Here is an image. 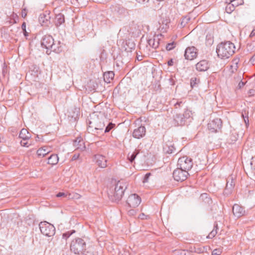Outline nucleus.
Returning a JSON list of instances; mask_svg holds the SVG:
<instances>
[{"mask_svg": "<svg viewBox=\"0 0 255 255\" xmlns=\"http://www.w3.org/2000/svg\"><path fill=\"white\" fill-rule=\"evenodd\" d=\"M26 15V13H23V12H22V17H25Z\"/></svg>", "mask_w": 255, "mask_h": 255, "instance_id": "59", "label": "nucleus"}, {"mask_svg": "<svg viewBox=\"0 0 255 255\" xmlns=\"http://www.w3.org/2000/svg\"><path fill=\"white\" fill-rule=\"evenodd\" d=\"M209 67L210 64L208 62L205 60H201L196 64V69L199 72L206 71Z\"/></svg>", "mask_w": 255, "mask_h": 255, "instance_id": "14", "label": "nucleus"}, {"mask_svg": "<svg viewBox=\"0 0 255 255\" xmlns=\"http://www.w3.org/2000/svg\"><path fill=\"white\" fill-rule=\"evenodd\" d=\"M201 196H202V197H204V196H206H206H207V194H202Z\"/></svg>", "mask_w": 255, "mask_h": 255, "instance_id": "60", "label": "nucleus"}, {"mask_svg": "<svg viewBox=\"0 0 255 255\" xmlns=\"http://www.w3.org/2000/svg\"><path fill=\"white\" fill-rule=\"evenodd\" d=\"M139 153V150L138 149H135L133 152L128 153L127 157L130 162L132 163L134 160Z\"/></svg>", "mask_w": 255, "mask_h": 255, "instance_id": "26", "label": "nucleus"}, {"mask_svg": "<svg viewBox=\"0 0 255 255\" xmlns=\"http://www.w3.org/2000/svg\"><path fill=\"white\" fill-rule=\"evenodd\" d=\"M175 45H176V43L174 42H171V43H169L166 45V49L167 51H170V50H172L175 47Z\"/></svg>", "mask_w": 255, "mask_h": 255, "instance_id": "36", "label": "nucleus"}, {"mask_svg": "<svg viewBox=\"0 0 255 255\" xmlns=\"http://www.w3.org/2000/svg\"><path fill=\"white\" fill-rule=\"evenodd\" d=\"M237 1H238V2H239V5H242V4H244V0H236Z\"/></svg>", "mask_w": 255, "mask_h": 255, "instance_id": "56", "label": "nucleus"}, {"mask_svg": "<svg viewBox=\"0 0 255 255\" xmlns=\"http://www.w3.org/2000/svg\"><path fill=\"white\" fill-rule=\"evenodd\" d=\"M222 126L220 119L216 118L211 121L208 124V128L211 132H217Z\"/></svg>", "mask_w": 255, "mask_h": 255, "instance_id": "9", "label": "nucleus"}, {"mask_svg": "<svg viewBox=\"0 0 255 255\" xmlns=\"http://www.w3.org/2000/svg\"><path fill=\"white\" fill-rule=\"evenodd\" d=\"M79 196V195L78 194H76V196H72V195L70 193L68 194H67L64 192H59L56 195L57 197H64L67 198L68 199H71V198H78Z\"/></svg>", "mask_w": 255, "mask_h": 255, "instance_id": "29", "label": "nucleus"}, {"mask_svg": "<svg viewBox=\"0 0 255 255\" xmlns=\"http://www.w3.org/2000/svg\"><path fill=\"white\" fill-rule=\"evenodd\" d=\"M234 10V7L231 3L228 4L226 7V11L228 13H231Z\"/></svg>", "mask_w": 255, "mask_h": 255, "instance_id": "35", "label": "nucleus"}, {"mask_svg": "<svg viewBox=\"0 0 255 255\" xmlns=\"http://www.w3.org/2000/svg\"><path fill=\"white\" fill-rule=\"evenodd\" d=\"M68 117H71L72 119H74L75 120L78 117V114L79 113V109L78 108H75L74 112H73L72 115L70 114V112H69Z\"/></svg>", "mask_w": 255, "mask_h": 255, "instance_id": "33", "label": "nucleus"}, {"mask_svg": "<svg viewBox=\"0 0 255 255\" xmlns=\"http://www.w3.org/2000/svg\"><path fill=\"white\" fill-rule=\"evenodd\" d=\"M141 30V25L135 21H133L129 24L128 31L132 33H138Z\"/></svg>", "mask_w": 255, "mask_h": 255, "instance_id": "18", "label": "nucleus"}, {"mask_svg": "<svg viewBox=\"0 0 255 255\" xmlns=\"http://www.w3.org/2000/svg\"><path fill=\"white\" fill-rule=\"evenodd\" d=\"M81 142H82L83 143V141L81 140V138L80 137L77 138L74 141V144H75V145H76L77 143H78V144H80V145H81V143H80Z\"/></svg>", "mask_w": 255, "mask_h": 255, "instance_id": "46", "label": "nucleus"}, {"mask_svg": "<svg viewBox=\"0 0 255 255\" xmlns=\"http://www.w3.org/2000/svg\"><path fill=\"white\" fill-rule=\"evenodd\" d=\"M173 60L171 59L168 61V65L170 66H172L173 65Z\"/></svg>", "mask_w": 255, "mask_h": 255, "instance_id": "51", "label": "nucleus"}, {"mask_svg": "<svg viewBox=\"0 0 255 255\" xmlns=\"http://www.w3.org/2000/svg\"><path fill=\"white\" fill-rule=\"evenodd\" d=\"M190 20L191 18L189 16H185V17H184L182 18L181 22H180L181 27H184V26H185L190 21Z\"/></svg>", "mask_w": 255, "mask_h": 255, "instance_id": "31", "label": "nucleus"}, {"mask_svg": "<svg viewBox=\"0 0 255 255\" xmlns=\"http://www.w3.org/2000/svg\"><path fill=\"white\" fill-rule=\"evenodd\" d=\"M232 211L234 216L238 218L246 215L244 208L238 204L233 205Z\"/></svg>", "mask_w": 255, "mask_h": 255, "instance_id": "11", "label": "nucleus"}, {"mask_svg": "<svg viewBox=\"0 0 255 255\" xmlns=\"http://www.w3.org/2000/svg\"><path fill=\"white\" fill-rule=\"evenodd\" d=\"M255 36V29H253L252 31L251 32L250 37H252L253 36Z\"/></svg>", "mask_w": 255, "mask_h": 255, "instance_id": "52", "label": "nucleus"}, {"mask_svg": "<svg viewBox=\"0 0 255 255\" xmlns=\"http://www.w3.org/2000/svg\"><path fill=\"white\" fill-rule=\"evenodd\" d=\"M56 25L57 26H60L65 21L64 16L62 14H58L56 17Z\"/></svg>", "mask_w": 255, "mask_h": 255, "instance_id": "28", "label": "nucleus"}, {"mask_svg": "<svg viewBox=\"0 0 255 255\" xmlns=\"http://www.w3.org/2000/svg\"><path fill=\"white\" fill-rule=\"evenodd\" d=\"M218 225L217 223H215L214 227L213 230L209 233L207 238L209 239H212L217 234Z\"/></svg>", "mask_w": 255, "mask_h": 255, "instance_id": "30", "label": "nucleus"}, {"mask_svg": "<svg viewBox=\"0 0 255 255\" xmlns=\"http://www.w3.org/2000/svg\"><path fill=\"white\" fill-rule=\"evenodd\" d=\"M145 216V215L143 213H142L139 215V218H140L141 219H144Z\"/></svg>", "mask_w": 255, "mask_h": 255, "instance_id": "57", "label": "nucleus"}, {"mask_svg": "<svg viewBox=\"0 0 255 255\" xmlns=\"http://www.w3.org/2000/svg\"><path fill=\"white\" fill-rule=\"evenodd\" d=\"M245 85V83L242 82V81H241L239 84H238V87L240 88H241L242 87H243Z\"/></svg>", "mask_w": 255, "mask_h": 255, "instance_id": "53", "label": "nucleus"}, {"mask_svg": "<svg viewBox=\"0 0 255 255\" xmlns=\"http://www.w3.org/2000/svg\"><path fill=\"white\" fill-rule=\"evenodd\" d=\"M235 46L230 41L222 42L217 46L216 52L221 59H227L235 52Z\"/></svg>", "mask_w": 255, "mask_h": 255, "instance_id": "1", "label": "nucleus"}, {"mask_svg": "<svg viewBox=\"0 0 255 255\" xmlns=\"http://www.w3.org/2000/svg\"><path fill=\"white\" fill-rule=\"evenodd\" d=\"M115 74L113 71H108L104 73L103 75L104 80L105 82L109 83L113 79Z\"/></svg>", "mask_w": 255, "mask_h": 255, "instance_id": "23", "label": "nucleus"}, {"mask_svg": "<svg viewBox=\"0 0 255 255\" xmlns=\"http://www.w3.org/2000/svg\"><path fill=\"white\" fill-rule=\"evenodd\" d=\"M105 125L103 122L102 118L98 116L91 118V120L88 122V128H87L89 132H94L96 131H102L104 129Z\"/></svg>", "mask_w": 255, "mask_h": 255, "instance_id": "3", "label": "nucleus"}, {"mask_svg": "<svg viewBox=\"0 0 255 255\" xmlns=\"http://www.w3.org/2000/svg\"><path fill=\"white\" fill-rule=\"evenodd\" d=\"M79 155H76V154H75L73 156L72 158V159L73 160H76L77 159H78L79 158Z\"/></svg>", "mask_w": 255, "mask_h": 255, "instance_id": "55", "label": "nucleus"}, {"mask_svg": "<svg viewBox=\"0 0 255 255\" xmlns=\"http://www.w3.org/2000/svg\"><path fill=\"white\" fill-rule=\"evenodd\" d=\"M150 175H151V174L150 173H146L144 177L143 182H144V183L147 182L148 181V179L149 176H150Z\"/></svg>", "mask_w": 255, "mask_h": 255, "instance_id": "44", "label": "nucleus"}, {"mask_svg": "<svg viewBox=\"0 0 255 255\" xmlns=\"http://www.w3.org/2000/svg\"><path fill=\"white\" fill-rule=\"evenodd\" d=\"M51 151L50 148L47 146H43L37 151V154L38 156L44 157L47 154Z\"/></svg>", "mask_w": 255, "mask_h": 255, "instance_id": "21", "label": "nucleus"}, {"mask_svg": "<svg viewBox=\"0 0 255 255\" xmlns=\"http://www.w3.org/2000/svg\"><path fill=\"white\" fill-rule=\"evenodd\" d=\"M174 121L175 126H182L185 123L184 118L181 114H176L174 117Z\"/></svg>", "mask_w": 255, "mask_h": 255, "instance_id": "20", "label": "nucleus"}, {"mask_svg": "<svg viewBox=\"0 0 255 255\" xmlns=\"http://www.w3.org/2000/svg\"><path fill=\"white\" fill-rule=\"evenodd\" d=\"M39 226L41 233L46 236L50 237L53 236L55 234V227L47 222H41Z\"/></svg>", "mask_w": 255, "mask_h": 255, "instance_id": "5", "label": "nucleus"}, {"mask_svg": "<svg viewBox=\"0 0 255 255\" xmlns=\"http://www.w3.org/2000/svg\"><path fill=\"white\" fill-rule=\"evenodd\" d=\"M59 158L57 154H52L48 158V163L55 165L58 162Z\"/></svg>", "mask_w": 255, "mask_h": 255, "instance_id": "27", "label": "nucleus"}, {"mask_svg": "<svg viewBox=\"0 0 255 255\" xmlns=\"http://www.w3.org/2000/svg\"><path fill=\"white\" fill-rule=\"evenodd\" d=\"M142 29L141 30H143L144 32H147L149 30V26L147 25H144V26L142 25Z\"/></svg>", "mask_w": 255, "mask_h": 255, "instance_id": "45", "label": "nucleus"}, {"mask_svg": "<svg viewBox=\"0 0 255 255\" xmlns=\"http://www.w3.org/2000/svg\"><path fill=\"white\" fill-rule=\"evenodd\" d=\"M232 5H233L234 8H235L236 6H238L239 5V2H238V1H237L236 0H231V3Z\"/></svg>", "mask_w": 255, "mask_h": 255, "instance_id": "41", "label": "nucleus"}, {"mask_svg": "<svg viewBox=\"0 0 255 255\" xmlns=\"http://www.w3.org/2000/svg\"><path fill=\"white\" fill-rule=\"evenodd\" d=\"M200 80L196 77H193L190 80V85L191 87L193 88L194 87H196V85L199 83Z\"/></svg>", "mask_w": 255, "mask_h": 255, "instance_id": "32", "label": "nucleus"}, {"mask_svg": "<svg viewBox=\"0 0 255 255\" xmlns=\"http://www.w3.org/2000/svg\"><path fill=\"white\" fill-rule=\"evenodd\" d=\"M114 125L112 123H109L108 126L105 128L104 132H108L113 128Z\"/></svg>", "mask_w": 255, "mask_h": 255, "instance_id": "37", "label": "nucleus"}, {"mask_svg": "<svg viewBox=\"0 0 255 255\" xmlns=\"http://www.w3.org/2000/svg\"><path fill=\"white\" fill-rule=\"evenodd\" d=\"M127 188V184L124 181H119L116 184L114 190L111 192L110 196L113 201H119L122 198L124 191Z\"/></svg>", "mask_w": 255, "mask_h": 255, "instance_id": "2", "label": "nucleus"}, {"mask_svg": "<svg viewBox=\"0 0 255 255\" xmlns=\"http://www.w3.org/2000/svg\"><path fill=\"white\" fill-rule=\"evenodd\" d=\"M145 128L144 126H140L133 130L132 136L135 138L139 139L145 135Z\"/></svg>", "mask_w": 255, "mask_h": 255, "instance_id": "13", "label": "nucleus"}, {"mask_svg": "<svg viewBox=\"0 0 255 255\" xmlns=\"http://www.w3.org/2000/svg\"><path fill=\"white\" fill-rule=\"evenodd\" d=\"M138 2L141 3L145 1H148V0H136Z\"/></svg>", "mask_w": 255, "mask_h": 255, "instance_id": "58", "label": "nucleus"}, {"mask_svg": "<svg viewBox=\"0 0 255 255\" xmlns=\"http://www.w3.org/2000/svg\"><path fill=\"white\" fill-rule=\"evenodd\" d=\"M95 159L98 165L101 168L107 167V161L106 157L102 155L98 154L95 156Z\"/></svg>", "mask_w": 255, "mask_h": 255, "instance_id": "17", "label": "nucleus"}, {"mask_svg": "<svg viewBox=\"0 0 255 255\" xmlns=\"http://www.w3.org/2000/svg\"><path fill=\"white\" fill-rule=\"evenodd\" d=\"M30 133L25 128H22L19 134V137L22 138L24 141H26L27 139L30 138Z\"/></svg>", "mask_w": 255, "mask_h": 255, "instance_id": "24", "label": "nucleus"}, {"mask_svg": "<svg viewBox=\"0 0 255 255\" xmlns=\"http://www.w3.org/2000/svg\"><path fill=\"white\" fill-rule=\"evenodd\" d=\"M20 144L23 146H26V147L28 146V145H27V142H26L25 141H24L23 139H22V140L21 141Z\"/></svg>", "mask_w": 255, "mask_h": 255, "instance_id": "49", "label": "nucleus"}, {"mask_svg": "<svg viewBox=\"0 0 255 255\" xmlns=\"http://www.w3.org/2000/svg\"><path fill=\"white\" fill-rule=\"evenodd\" d=\"M54 39L52 36L50 35H45L43 36L41 41V44L43 47L45 48L47 50L46 53L49 54L48 53L49 49L51 46L52 44L53 43Z\"/></svg>", "mask_w": 255, "mask_h": 255, "instance_id": "10", "label": "nucleus"}, {"mask_svg": "<svg viewBox=\"0 0 255 255\" xmlns=\"http://www.w3.org/2000/svg\"><path fill=\"white\" fill-rule=\"evenodd\" d=\"M82 255H94L93 253L91 251H84Z\"/></svg>", "mask_w": 255, "mask_h": 255, "instance_id": "47", "label": "nucleus"}, {"mask_svg": "<svg viewBox=\"0 0 255 255\" xmlns=\"http://www.w3.org/2000/svg\"><path fill=\"white\" fill-rule=\"evenodd\" d=\"M191 111H190L189 110L186 109H184V114H182V117L184 118V120L185 119H188L191 115Z\"/></svg>", "mask_w": 255, "mask_h": 255, "instance_id": "34", "label": "nucleus"}, {"mask_svg": "<svg viewBox=\"0 0 255 255\" xmlns=\"http://www.w3.org/2000/svg\"><path fill=\"white\" fill-rule=\"evenodd\" d=\"M136 213V210H134V209H130L128 211V215L130 216L135 215Z\"/></svg>", "mask_w": 255, "mask_h": 255, "instance_id": "42", "label": "nucleus"}, {"mask_svg": "<svg viewBox=\"0 0 255 255\" xmlns=\"http://www.w3.org/2000/svg\"><path fill=\"white\" fill-rule=\"evenodd\" d=\"M197 49L195 47H189L186 49L184 53L185 59L191 60L197 56Z\"/></svg>", "mask_w": 255, "mask_h": 255, "instance_id": "12", "label": "nucleus"}, {"mask_svg": "<svg viewBox=\"0 0 255 255\" xmlns=\"http://www.w3.org/2000/svg\"><path fill=\"white\" fill-rule=\"evenodd\" d=\"M235 185V183L233 180V177H229L227 180V184L225 190L226 191L229 190V192H231L232 189L234 188Z\"/></svg>", "mask_w": 255, "mask_h": 255, "instance_id": "22", "label": "nucleus"}, {"mask_svg": "<svg viewBox=\"0 0 255 255\" xmlns=\"http://www.w3.org/2000/svg\"><path fill=\"white\" fill-rule=\"evenodd\" d=\"M60 42V41H58L57 43L53 41V43L52 44L51 46H50V48L49 49V52L48 53L50 54L51 51L55 52V53H59L60 51H62Z\"/></svg>", "mask_w": 255, "mask_h": 255, "instance_id": "19", "label": "nucleus"}, {"mask_svg": "<svg viewBox=\"0 0 255 255\" xmlns=\"http://www.w3.org/2000/svg\"><path fill=\"white\" fill-rule=\"evenodd\" d=\"M86 249V243L81 238H77L71 242L70 251L75 255H79L83 253Z\"/></svg>", "mask_w": 255, "mask_h": 255, "instance_id": "4", "label": "nucleus"}, {"mask_svg": "<svg viewBox=\"0 0 255 255\" xmlns=\"http://www.w3.org/2000/svg\"><path fill=\"white\" fill-rule=\"evenodd\" d=\"M141 203V198L136 194H132L129 195L127 200V203L128 207L135 208Z\"/></svg>", "mask_w": 255, "mask_h": 255, "instance_id": "8", "label": "nucleus"}, {"mask_svg": "<svg viewBox=\"0 0 255 255\" xmlns=\"http://www.w3.org/2000/svg\"><path fill=\"white\" fill-rule=\"evenodd\" d=\"M181 105H183V103L182 102H177L174 106L176 109H178L181 106Z\"/></svg>", "mask_w": 255, "mask_h": 255, "instance_id": "50", "label": "nucleus"}, {"mask_svg": "<svg viewBox=\"0 0 255 255\" xmlns=\"http://www.w3.org/2000/svg\"><path fill=\"white\" fill-rule=\"evenodd\" d=\"M73 233H75V231L73 230L72 232H67L63 235V237L66 239L69 238Z\"/></svg>", "mask_w": 255, "mask_h": 255, "instance_id": "39", "label": "nucleus"}, {"mask_svg": "<svg viewBox=\"0 0 255 255\" xmlns=\"http://www.w3.org/2000/svg\"><path fill=\"white\" fill-rule=\"evenodd\" d=\"M231 67L232 69H234L235 70H237V67H237V62L235 63V65H231Z\"/></svg>", "mask_w": 255, "mask_h": 255, "instance_id": "54", "label": "nucleus"}, {"mask_svg": "<svg viewBox=\"0 0 255 255\" xmlns=\"http://www.w3.org/2000/svg\"><path fill=\"white\" fill-rule=\"evenodd\" d=\"M189 175L188 172L186 170L177 167L173 172V177L174 179L177 181H183L186 180Z\"/></svg>", "mask_w": 255, "mask_h": 255, "instance_id": "7", "label": "nucleus"}, {"mask_svg": "<svg viewBox=\"0 0 255 255\" xmlns=\"http://www.w3.org/2000/svg\"><path fill=\"white\" fill-rule=\"evenodd\" d=\"M221 253L220 249H215L212 252V255H220Z\"/></svg>", "mask_w": 255, "mask_h": 255, "instance_id": "40", "label": "nucleus"}, {"mask_svg": "<svg viewBox=\"0 0 255 255\" xmlns=\"http://www.w3.org/2000/svg\"><path fill=\"white\" fill-rule=\"evenodd\" d=\"M50 16L47 12L40 14L38 18L39 23L42 26H47L50 23Z\"/></svg>", "mask_w": 255, "mask_h": 255, "instance_id": "15", "label": "nucleus"}, {"mask_svg": "<svg viewBox=\"0 0 255 255\" xmlns=\"http://www.w3.org/2000/svg\"><path fill=\"white\" fill-rule=\"evenodd\" d=\"M253 58L255 59V54L253 56Z\"/></svg>", "mask_w": 255, "mask_h": 255, "instance_id": "63", "label": "nucleus"}, {"mask_svg": "<svg viewBox=\"0 0 255 255\" xmlns=\"http://www.w3.org/2000/svg\"><path fill=\"white\" fill-rule=\"evenodd\" d=\"M242 117L244 120L245 123H246V125H249V121L248 117H245L243 114H242Z\"/></svg>", "mask_w": 255, "mask_h": 255, "instance_id": "48", "label": "nucleus"}, {"mask_svg": "<svg viewBox=\"0 0 255 255\" xmlns=\"http://www.w3.org/2000/svg\"><path fill=\"white\" fill-rule=\"evenodd\" d=\"M137 59H138V60H141V59H140V57H137Z\"/></svg>", "mask_w": 255, "mask_h": 255, "instance_id": "62", "label": "nucleus"}, {"mask_svg": "<svg viewBox=\"0 0 255 255\" xmlns=\"http://www.w3.org/2000/svg\"><path fill=\"white\" fill-rule=\"evenodd\" d=\"M21 28L24 32V34L26 36L27 32L26 31V23L23 22L21 25Z\"/></svg>", "mask_w": 255, "mask_h": 255, "instance_id": "43", "label": "nucleus"}, {"mask_svg": "<svg viewBox=\"0 0 255 255\" xmlns=\"http://www.w3.org/2000/svg\"><path fill=\"white\" fill-rule=\"evenodd\" d=\"M147 43L152 48L156 49L159 46V39L155 37L151 38L148 40Z\"/></svg>", "mask_w": 255, "mask_h": 255, "instance_id": "25", "label": "nucleus"}, {"mask_svg": "<svg viewBox=\"0 0 255 255\" xmlns=\"http://www.w3.org/2000/svg\"><path fill=\"white\" fill-rule=\"evenodd\" d=\"M177 166L188 172L193 166L192 159L187 156L181 157L178 159Z\"/></svg>", "mask_w": 255, "mask_h": 255, "instance_id": "6", "label": "nucleus"}, {"mask_svg": "<svg viewBox=\"0 0 255 255\" xmlns=\"http://www.w3.org/2000/svg\"><path fill=\"white\" fill-rule=\"evenodd\" d=\"M175 255H186V253L184 250H178L174 251Z\"/></svg>", "mask_w": 255, "mask_h": 255, "instance_id": "38", "label": "nucleus"}, {"mask_svg": "<svg viewBox=\"0 0 255 255\" xmlns=\"http://www.w3.org/2000/svg\"><path fill=\"white\" fill-rule=\"evenodd\" d=\"M163 150L164 153L171 154L174 152L175 148L172 141H168L165 142L163 146Z\"/></svg>", "mask_w": 255, "mask_h": 255, "instance_id": "16", "label": "nucleus"}, {"mask_svg": "<svg viewBox=\"0 0 255 255\" xmlns=\"http://www.w3.org/2000/svg\"><path fill=\"white\" fill-rule=\"evenodd\" d=\"M137 59H138V60H141V59H140V57H137Z\"/></svg>", "mask_w": 255, "mask_h": 255, "instance_id": "61", "label": "nucleus"}]
</instances>
